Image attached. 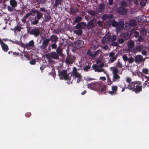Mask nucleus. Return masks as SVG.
I'll use <instances>...</instances> for the list:
<instances>
[{
	"instance_id": "1",
	"label": "nucleus",
	"mask_w": 149,
	"mask_h": 149,
	"mask_svg": "<svg viewBox=\"0 0 149 149\" xmlns=\"http://www.w3.org/2000/svg\"><path fill=\"white\" fill-rule=\"evenodd\" d=\"M46 58L50 63L54 62L53 60H58L59 59V55L55 52L53 51L46 55Z\"/></svg>"
},
{
	"instance_id": "2",
	"label": "nucleus",
	"mask_w": 149,
	"mask_h": 149,
	"mask_svg": "<svg viewBox=\"0 0 149 149\" xmlns=\"http://www.w3.org/2000/svg\"><path fill=\"white\" fill-rule=\"evenodd\" d=\"M107 23L111 24L113 27H117L119 31H121L123 29L124 26V22L123 21H120L118 24L115 21H110L107 22Z\"/></svg>"
},
{
	"instance_id": "3",
	"label": "nucleus",
	"mask_w": 149,
	"mask_h": 149,
	"mask_svg": "<svg viewBox=\"0 0 149 149\" xmlns=\"http://www.w3.org/2000/svg\"><path fill=\"white\" fill-rule=\"evenodd\" d=\"M72 74L73 77L77 79V82L78 83L81 80L82 76L80 73L77 72L76 67L73 68Z\"/></svg>"
},
{
	"instance_id": "4",
	"label": "nucleus",
	"mask_w": 149,
	"mask_h": 149,
	"mask_svg": "<svg viewBox=\"0 0 149 149\" xmlns=\"http://www.w3.org/2000/svg\"><path fill=\"white\" fill-rule=\"evenodd\" d=\"M110 69L112 70L113 73L112 81L114 82L117 80L119 81L120 77L118 74V69L114 67H111Z\"/></svg>"
},
{
	"instance_id": "5",
	"label": "nucleus",
	"mask_w": 149,
	"mask_h": 149,
	"mask_svg": "<svg viewBox=\"0 0 149 149\" xmlns=\"http://www.w3.org/2000/svg\"><path fill=\"white\" fill-rule=\"evenodd\" d=\"M104 66V64L103 63H102L99 65H92V68L95 72H103L105 73V71L104 69L102 68Z\"/></svg>"
},
{
	"instance_id": "6",
	"label": "nucleus",
	"mask_w": 149,
	"mask_h": 149,
	"mask_svg": "<svg viewBox=\"0 0 149 149\" xmlns=\"http://www.w3.org/2000/svg\"><path fill=\"white\" fill-rule=\"evenodd\" d=\"M134 41L130 40L128 41L127 43L128 50L130 52L136 53V51L134 48Z\"/></svg>"
},
{
	"instance_id": "7",
	"label": "nucleus",
	"mask_w": 149,
	"mask_h": 149,
	"mask_svg": "<svg viewBox=\"0 0 149 149\" xmlns=\"http://www.w3.org/2000/svg\"><path fill=\"white\" fill-rule=\"evenodd\" d=\"M58 75L61 77H63V79L65 80H67L69 79V74L67 73V70H66L59 71Z\"/></svg>"
},
{
	"instance_id": "8",
	"label": "nucleus",
	"mask_w": 149,
	"mask_h": 149,
	"mask_svg": "<svg viewBox=\"0 0 149 149\" xmlns=\"http://www.w3.org/2000/svg\"><path fill=\"white\" fill-rule=\"evenodd\" d=\"M96 19L93 18L88 22L87 27L88 29L92 28L95 27L96 25Z\"/></svg>"
},
{
	"instance_id": "9",
	"label": "nucleus",
	"mask_w": 149,
	"mask_h": 149,
	"mask_svg": "<svg viewBox=\"0 0 149 149\" xmlns=\"http://www.w3.org/2000/svg\"><path fill=\"white\" fill-rule=\"evenodd\" d=\"M75 58L74 56H68L66 59L65 62L66 64H69L73 63L75 61Z\"/></svg>"
},
{
	"instance_id": "10",
	"label": "nucleus",
	"mask_w": 149,
	"mask_h": 149,
	"mask_svg": "<svg viewBox=\"0 0 149 149\" xmlns=\"http://www.w3.org/2000/svg\"><path fill=\"white\" fill-rule=\"evenodd\" d=\"M84 42L81 40H78L76 41L73 44L74 47L77 48H79L82 47L84 45Z\"/></svg>"
},
{
	"instance_id": "11",
	"label": "nucleus",
	"mask_w": 149,
	"mask_h": 149,
	"mask_svg": "<svg viewBox=\"0 0 149 149\" xmlns=\"http://www.w3.org/2000/svg\"><path fill=\"white\" fill-rule=\"evenodd\" d=\"M142 86L141 85V83L139 81L137 82L136 85L135 89L134 91L135 93H137L140 91H141L142 90Z\"/></svg>"
},
{
	"instance_id": "12",
	"label": "nucleus",
	"mask_w": 149,
	"mask_h": 149,
	"mask_svg": "<svg viewBox=\"0 0 149 149\" xmlns=\"http://www.w3.org/2000/svg\"><path fill=\"white\" fill-rule=\"evenodd\" d=\"M33 16V17H30L29 18L31 24L33 25H36L38 23L39 20L37 19L36 17L34 16V15Z\"/></svg>"
},
{
	"instance_id": "13",
	"label": "nucleus",
	"mask_w": 149,
	"mask_h": 149,
	"mask_svg": "<svg viewBox=\"0 0 149 149\" xmlns=\"http://www.w3.org/2000/svg\"><path fill=\"white\" fill-rule=\"evenodd\" d=\"M108 54L109 56L110 57L109 60V63H111L113 62L117 58V56H115V53L113 52H111Z\"/></svg>"
},
{
	"instance_id": "14",
	"label": "nucleus",
	"mask_w": 149,
	"mask_h": 149,
	"mask_svg": "<svg viewBox=\"0 0 149 149\" xmlns=\"http://www.w3.org/2000/svg\"><path fill=\"white\" fill-rule=\"evenodd\" d=\"M31 12H30L31 13H32H32H36V17L38 20L42 17L43 15L42 13L40 12L38 10H31Z\"/></svg>"
},
{
	"instance_id": "15",
	"label": "nucleus",
	"mask_w": 149,
	"mask_h": 149,
	"mask_svg": "<svg viewBox=\"0 0 149 149\" xmlns=\"http://www.w3.org/2000/svg\"><path fill=\"white\" fill-rule=\"evenodd\" d=\"M41 38L42 39L44 40L42 43V46L43 48L45 49L47 47L48 43L50 41V39H45V37L44 36L41 37Z\"/></svg>"
},
{
	"instance_id": "16",
	"label": "nucleus",
	"mask_w": 149,
	"mask_h": 149,
	"mask_svg": "<svg viewBox=\"0 0 149 149\" xmlns=\"http://www.w3.org/2000/svg\"><path fill=\"white\" fill-rule=\"evenodd\" d=\"M74 30L73 31L74 33L78 35H81L82 33V31L81 29L79 28L76 25L74 27Z\"/></svg>"
},
{
	"instance_id": "17",
	"label": "nucleus",
	"mask_w": 149,
	"mask_h": 149,
	"mask_svg": "<svg viewBox=\"0 0 149 149\" xmlns=\"http://www.w3.org/2000/svg\"><path fill=\"white\" fill-rule=\"evenodd\" d=\"M113 18V15L112 14L108 15L104 14L102 17V19L104 20H109Z\"/></svg>"
},
{
	"instance_id": "18",
	"label": "nucleus",
	"mask_w": 149,
	"mask_h": 149,
	"mask_svg": "<svg viewBox=\"0 0 149 149\" xmlns=\"http://www.w3.org/2000/svg\"><path fill=\"white\" fill-rule=\"evenodd\" d=\"M40 34V32L39 29H32L30 32V34L34 35L36 37L38 36Z\"/></svg>"
},
{
	"instance_id": "19",
	"label": "nucleus",
	"mask_w": 149,
	"mask_h": 149,
	"mask_svg": "<svg viewBox=\"0 0 149 149\" xmlns=\"http://www.w3.org/2000/svg\"><path fill=\"white\" fill-rule=\"evenodd\" d=\"M137 82L135 81L130 83L127 86L128 88L134 91Z\"/></svg>"
},
{
	"instance_id": "20",
	"label": "nucleus",
	"mask_w": 149,
	"mask_h": 149,
	"mask_svg": "<svg viewBox=\"0 0 149 149\" xmlns=\"http://www.w3.org/2000/svg\"><path fill=\"white\" fill-rule=\"evenodd\" d=\"M111 36V33H107L103 38V40H104V42H107L108 41H109Z\"/></svg>"
},
{
	"instance_id": "21",
	"label": "nucleus",
	"mask_w": 149,
	"mask_h": 149,
	"mask_svg": "<svg viewBox=\"0 0 149 149\" xmlns=\"http://www.w3.org/2000/svg\"><path fill=\"white\" fill-rule=\"evenodd\" d=\"M32 15V13L31 12H29L28 13L26 14L22 19V22L24 23L26 22V19L29 16Z\"/></svg>"
},
{
	"instance_id": "22",
	"label": "nucleus",
	"mask_w": 149,
	"mask_h": 149,
	"mask_svg": "<svg viewBox=\"0 0 149 149\" xmlns=\"http://www.w3.org/2000/svg\"><path fill=\"white\" fill-rule=\"evenodd\" d=\"M143 60L142 56L140 55H137L136 56L135 58V61L137 62H139L142 61Z\"/></svg>"
},
{
	"instance_id": "23",
	"label": "nucleus",
	"mask_w": 149,
	"mask_h": 149,
	"mask_svg": "<svg viewBox=\"0 0 149 149\" xmlns=\"http://www.w3.org/2000/svg\"><path fill=\"white\" fill-rule=\"evenodd\" d=\"M33 40H32L30 41L28 43H26V44L25 46L26 47H34L35 46Z\"/></svg>"
},
{
	"instance_id": "24",
	"label": "nucleus",
	"mask_w": 149,
	"mask_h": 149,
	"mask_svg": "<svg viewBox=\"0 0 149 149\" xmlns=\"http://www.w3.org/2000/svg\"><path fill=\"white\" fill-rule=\"evenodd\" d=\"M9 2L10 6L14 8L17 6V2L15 0H10Z\"/></svg>"
},
{
	"instance_id": "25",
	"label": "nucleus",
	"mask_w": 149,
	"mask_h": 149,
	"mask_svg": "<svg viewBox=\"0 0 149 149\" xmlns=\"http://www.w3.org/2000/svg\"><path fill=\"white\" fill-rule=\"evenodd\" d=\"M1 44V47L3 50L5 52H7L8 50V46L3 42Z\"/></svg>"
},
{
	"instance_id": "26",
	"label": "nucleus",
	"mask_w": 149,
	"mask_h": 149,
	"mask_svg": "<svg viewBox=\"0 0 149 149\" xmlns=\"http://www.w3.org/2000/svg\"><path fill=\"white\" fill-rule=\"evenodd\" d=\"M76 25L81 29H84L86 27V25L85 23L81 22L80 23L77 24Z\"/></svg>"
},
{
	"instance_id": "27",
	"label": "nucleus",
	"mask_w": 149,
	"mask_h": 149,
	"mask_svg": "<svg viewBox=\"0 0 149 149\" xmlns=\"http://www.w3.org/2000/svg\"><path fill=\"white\" fill-rule=\"evenodd\" d=\"M63 50L61 47H58L56 50V53L59 55L62 56L63 55L62 53Z\"/></svg>"
},
{
	"instance_id": "28",
	"label": "nucleus",
	"mask_w": 149,
	"mask_h": 149,
	"mask_svg": "<svg viewBox=\"0 0 149 149\" xmlns=\"http://www.w3.org/2000/svg\"><path fill=\"white\" fill-rule=\"evenodd\" d=\"M127 10L126 9L123 8H120L118 10V13L121 15L125 14L127 11Z\"/></svg>"
},
{
	"instance_id": "29",
	"label": "nucleus",
	"mask_w": 149,
	"mask_h": 149,
	"mask_svg": "<svg viewBox=\"0 0 149 149\" xmlns=\"http://www.w3.org/2000/svg\"><path fill=\"white\" fill-rule=\"evenodd\" d=\"M104 8V5L103 4H100L99 5L98 8L97 9L99 12L100 13L103 11Z\"/></svg>"
},
{
	"instance_id": "30",
	"label": "nucleus",
	"mask_w": 149,
	"mask_h": 149,
	"mask_svg": "<svg viewBox=\"0 0 149 149\" xmlns=\"http://www.w3.org/2000/svg\"><path fill=\"white\" fill-rule=\"evenodd\" d=\"M50 40L53 42H56L58 40V38L55 36H51L50 37Z\"/></svg>"
},
{
	"instance_id": "31",
	"label": "nucleus",
	"mask_w": 149,
	"mask_h": 149,
	"mask_svg": "<svg viewBox=\"0 0 149 149\" xmlns=\"http://www.w3.org/2000/svg\"><path fill=\"white\" fill-rule=\"evenodd\" d=\"M88 13L91 15L94 16L97 13L96 11H95L93 10H88Z\"/></svg>"
},
{
	"instance_id": "32",
	"label": "nucleus",
	"mask_w": 149,
	"mask_h": 149,
	"mask_svg": "<svg viewBox=\"0 0 149 149\" xmlns=\"http://www.w3.org/2000/svg\"><path fill=\"white\" fill-rule=\"evenodd\" d=\"M51 18V16L49 13H47V14L45 15V21L46 22H48L49 20H50Z\"/></svg>"
},
{
	"instance_id": "33",
	"label": "nucleus",
	"mask_w": 149,
	"mask_h": 149,
	"mask_svg": "<svg viewBox=\"0 0 149 149\" xmlns=\"http://www.w3.org/2000/svg\"><path fill=\"white\" fill-rule=\"evenodd\" d=\"M100 51V50H98L96 52H93L92 53L91 58H94L95 56H97L99 52Z\"/></svg>"
},
{
	"instance_id": "34",
	"label": "nucleus",
	"mask_w": 149,
	"mask_h": 149,
	"mask_svg": "<svg viewBox=\"0 0 149 149\" xmlns=\"http://www.w3.org/2000/svg\"><path fill=\"white\" fill-rule=\"evenodd\" d=\"M142 71V73L145 74H148L149 72V70L146 68H143Z\"/></svg>"
},
{
	"instance_id": "35",
	"label": "nucleus",
	"mask_w": 149,
	"mask_h": 149,
	"mask_svg": "<svg viewBox=\"0 0 149 149\" xmlns=\"http://www.w3.org/2000/svg\"><path fill=\"white\" fill-rule=\"evenodd\" d=\"M62 0H56L54 4V7H57L59 5L61 4Z\"/></svg>"
},
{
	"instance_id": "36",
	"label": "nucleus",
	"mask_w": 149,
	"mask_h": 149,
	"mask_svg": "<svg viewBox=\"0 0 149 149\" xmlns=\"http://www.w3.org/2000/svg\"><path fill=\"white\" fill-rule=\"evenodd\" d=\"M143 48V46L142 45H140L136 47V49L138 51H141Z\"/></svg>"
},
{
	"instance_id": "37",
	"label": "nucleus",
	"mask_w": 149,
	"mask_h": 149,
	"mask_svg": "<svg viewBox=\"0 0 149 149\" xmlns=\"http://www.w3.org/2000/svg\"><path fill=\"white\" fill-rule=\"evenodd\" d=\"M125 28L126 30H129L131 26L130 24H129L127 23H125Z\"/></svg>"
},
{
	"instance_id": "38",
	"label": "nucleus",
	"mask_w": 149,
	"mask_h": 149,
	"mask_svg": "<svg viewBox=\"0 0 149 149\" xmlns=\"http://www.w3.org/2000/svg\"><path fill=\"white\" fill-rule=\"evenodd\" d=\"M130 24L132 26H135L136 25V21L134 20H131L130 21Z\"/></svg>"
},
{
	"instance_id": "39",
	"label": "nucleus",
	"mask_w": 149,
	"mask_h": 149,
	"mask_svg": "<svg viewBox=\"0 0 149 149\" xmlns=\"http://www.w3.org/2000/svg\"><path fill=\"white\" fill-rule=\"evenodd\" d=\"M116 40V36L115 35H113L112 36H111L110 39L109 41L113 42Z\"/></svg>"
},
{
	"instance_id": "40",
	"label": "nucleus",
	"mask_w": 149,
	"mask_h": 149,
	"mask_svg": "<svg viewBox=\"0 0 149 149\" xmlns=\"http://www.w3.org/2000/svg\"><path fill=\"white\" fill-rule=\"evenodd\" d=\"M97 24L98 25V26L102 28L103 26V22L101 21H98L97 22Z\"/></svg>"
},
{
	"instance_id": "41",
	"label": "nucleus",
	"mask_w": 149,
	"mask_h": 149,
	"mask_svg": "<svg viewBox=\"0 0 149 149\" xmlns=\"http://www.w3.org/2000/svg\"><path fill=\"white\" fill-rule=\"evenodd\" d=\"M122 67V64L119 61H118L116 65V68H121Z\"/></svg>"
},
{
	"instance_id": "42",
	"label": "nucleus",
	"mask_w": 149,
	"mask_h": 149,
	"mask_svg": "<svg viewBox=\"0 0 149 149\" xmlns=\"http://www.w3.org/2000/svg\"><path fill=\"white\" fill-rule=\"evenodd\" d=\"M82 19V18L81 17L79 16L77 17L75 19V22L78 23L80 22L81 20Z\"/></svg>"
},
{
	"instance_id": "43",
	"label": "nucleus",
	"mask_w": 149,
	"mask_h": 149,
	"mask_svg": "<svg viewBox=\"0 0 149 149\" xmlns=\"http://www.w3.org/2000/svg\"><path fill=\"white\" fill-rule=\"evenodd\" d=\"M118 86H112L111 87V88L112 91H114L115 92H116L117 90Z\"/></svg>"
},
{
	"instance_id": "44",
	"label": "nucleus",
	"mask_w": 149,
	"mask_h": 149,
	"mask_svg": "<svg viewBox=\"0 0 149 149\" xmlns=\"http://www.w3.org/2000/svg\"><path fill=\"white\" fill-rule=\"evenodd\" d=\"M22 28L19 26H17L15 27L14 29L15 31H19Z\"/></svg>"
},
{
	"instance_id": "45",
	"label": "nucleus",
	"mask_w": 149,
	"mask_h": 149,
	"mask_svg": "<svg viewBox=\"0 0 149 149\" xmlns=\"http://www.w3.org/2000/svg\"><path fill=\"white\" fill-rule=\"evenodd\" d=\"M14 7H13L12 6H7V9L10 12H11L13 11V10Z\"/></svg>"
},
{
	"instance_id": "46",
	"label": "nucleus",
	"mask_w": 149,
	"mask_h": 149,
	"mask_svg": "<svg viewBox=\"0 0 149 149\" xmlns=\"http://www.w3.org/2000/svg\"><path fill=\"white\" fill-rule=\"evenodd\" d=\"M128 62L129 63H132L134 61V59L132 57H130L128 60Z\"/></svg>"
},
{
	"instance_id": "47",
	"label": "nucleus",
	"mask_w": 149,
	"mask_h": 149,
	"mask_svg": "<svg viewBox=\"0 0 149 149\" xmlns=\"http://www.w3.org/2000/svg\"><path fill=\"white\" fill-rule=\"evenodd\" d=\"M124 40L123 38H119L118 40V41L119 43L122 44L124 42Z\"/></svg>"
},
{
	"instance_id": "48",
	"label": "nucleus",
	"mask_w": 149,
	"mask_h": 149,
	"mask_svg": "<svg viewBox=\"0 0 149 149\" xmlns=\"http://www.w3.org/2000/svg\"><path fill=\"white\" fill-rule=\"evenodd\" d=\"M147 31V29L146 28H143L140 30V33L142 34H143V32L146 33Z\"/></svg>"
},
{
	"instance_id": "49",
	"label": "nucleus",
	"mask_w": 149,
	"mask_h": 149,
	"mask_svg": "<svg viewBox=\"0 0 149 149\" xmlns=\"http://www.w3.org/2000/svg\"><path fill=\"white\" fill-rule=\"evenodd\" d=\"M91 68V66L89 65L86 66L83 69L84 71H87L88 70Z\"/></svg>"
},
{
	"instance_id": "50",
	"label": "nucleus",
	"mask_w": 149,
	"mask_h": 149,
	"mask_svg": "<svg viewBox=\"0 0 149 149\" xmlns=\"http://www.w3.org/2000/svg\"><path fill=\"white\" fill-rule=\"evenodd\" d=\"M123 58L125 61H127L129 58L126 55H124L123 56Z\"/></svg>"
},
{
	"instance_id": "51",
	"label": "nucleus",
	"mask_w": 149,
	"mask_h": 149,
	"mask_svg": "<svg viewBox=\"0 0 149 149\" xmlns=\"http://www.w3.org/2000/svg\"><path fill=\"white\" fill-rule=\"evenodd\" d=\"M52 48V49H55L57 47V45L56 43H54L51 45Z\"/></svg>"
},
{
	"instance_id": "52",
	"label": "nucleus",
	"mask_w": 149,
	"mask_h": 149,
	"mask_svg": "<svg viewBox=\"0 0 149 149\" xmlns=\"http://www.w3.org/2000/svg\"><path fill=\"white\" fill-rule=\"evenodd\" d=\"M132 81V79L130 77H127L126 78V81L128 83H130Z\"/></svg>"
},
{
	"instance_id": "53",
	"label": "nucleus",
	"mask_w": 149,
	"mask_h": 149,
	"mask_svg": "<svg viewBox=\"0 0 149 149\" xmlns=\"http://www.w3.org/2000/svg\"><path fill=\"white\" fill-rule=\"evenodd\" d=\"M146 1L145 0H143L141 1L140 2V4L141 5H142V6H144L146 5Z\"/></svg>"
},
{
	"instance_id": "54",
	"label": "nucleus",
	"mask_w": 149,
	"mask_h": 149,
	"mask_svg": "<svg viewBox=\"0 0 149 149\" xmlns=\"http://www.w3.org/2000/svg\"><path fill=\"white\" fill-rule=\"evenodd\" d=\"M102 48L104 50H108L109 48V47L107 45H105L104 46H103L102 47Z\"/></svg>"
},
{
	"instance_id": "55",
	"label": "nucleus",
	"mask_w": 149,
	"mask_h": 149,
	"mask_svg": "<svg viewBox=\"0 0 149 149\" xmlns=\"http://www.w3.org/2000/svg\"><path fill=\"white\" fill-rule=\"evenodd\" d=\"M127 5L126 3L125 2H122L121 4V6L123 8L125 7Z\"/></svg>"
},
{
	"instance_id": "56",
	"label": "nucleus",
	"mask_w": 149,
	"mask_h": 149,
	"mask_svg": "<svg viewBox=\"0 0 149 149\" xmlns=\"http://www.w3.org/2000/svg\"><path fill=\"white\" fill-rule=\"evenodd\" d=\"M87 55H88L89 57L91 58L92 53L90 50H88L86 53Z\"/></svg>"
},
{
	"instance_id": "57",
	"label": "nucleus",
	"mask_w": 149,
	"mask_h": 149,
	"mask_svg": "<svg viewBox=\"0 0 149 149\" xmlns=\"http://www.w3.org/2000/svg\"><path fill=\"white\" fill-rule=\"evenodd\" d=\"M36 60H32L30 61V63L31 65H34L36 64Z\"/></svg>"
},
{
	"instance_id": "58",
	"label": "nucleus",
	"mask_w": 149,
	"mask_h": 149,
	"mask_svg": "<svg viewBox=\"0 0 149 149\" xmlns=\"http://www.w3.org/2000/svg\"><path fill=\"white\" fill-rule=\"evenodd\" d=\"M39 10L40 11L42 12H46V10L43 7H41L39 9Z\"/></svg>"
},
{
	"instance_id": "59",
	"label": "nucleus",
	"mask_w": 149,
	"mask_h": 149,
	"mask_svg": "<svg viewBox=\"0 0 149 149\" xmlns=\"http://www.w3.org/2000/svg\"><path fill=\"white\" fill-rule=\"evenodd\" d=\"M139 35V33L138 32L136 31L134 33V36L136 37H137Z\"/></svg>"
},
{
	"instance_id": "60",
	"label": "nucleus",
	"mask_w": 149,
	"mask_h": 149,
	"mask_svg": "<svg viewBox=\"0 0 149 149\" xmlns=\"http://www.w3.org/2000/svg\"><path fill=\"white\" fill-rule=\"evenodd\" d=\"M107 84L109 85H110L112 83V81L110 80H107Z\"/></svg>"
},
{
	"instance_id": "61",
	"label": "nucleus",
	"mask_w": 149,
	"mask_h": 149,
	"mask_svg": "<svg viewBox=\"0 0 149 149\" xmlns=\"http://www.w3.org/2000/svg\"><path fill=\"white\" fill-rule=\"evenodd\" d=\"M138 40L141 42L143 41L144 40V39L141 36H140Z\"/></svg>"
},
{
	"instance_id": "62",
	"label": "nucleus",
	"mask_w": 149,
	"mask_h": 149,
	"mask_svg": "<svg viewBox=\"0 0 149 149\" xmlns=\"http://www.w3.org/2000/svg\"><path fill=\"white\" fill-rule=\"evenodd\" d=\"M115 92L114 91H110L108 92V93L110 94L111 95H114Z\"/></svg>"
},
{
	"instance_id": "63",
	"label": "nucleus",
	"mask_w": 149,
	"mask_h": 149,
	"mask_svg": "<svg viewBox=\"0 0 149 149\" xmlns=\"http://www.w3.org/2000/svg\"><path fill=\"white\" fill-rule=\"evenodd\" d=\"M112 45L113 46H117L118 45V44L117 42H113L112 43Z\"/></svg>"
},
{
	"instance_id": "64",
	"label": "nucleus",
	"mask_w": 149,
	"mask_h": 149,
	"mask_svg": "<svg viewBox=\"0 0 149 149\" xmlns=\"http://www.w3.org/2000/svg\"><path fill=\"white\" fill-rule=\"evenodd\" d=\"M91 48L93 49H95L97 47H96V45L95 44H93L91 46Z\"/></svg>"
}]
</instances>
